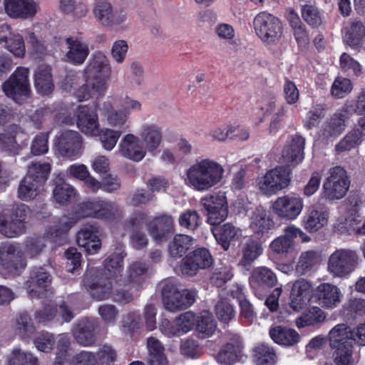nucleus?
<instances>
[{"mask_svg":"<svg viewBox=\"0 0 365 365\" xmlns=\"http://www.w3.org/2000/svg\"><path fill=\"white\" fill-rule=\"evenodd\" d=\"M51 68L41 65L37 68L34 75V84L37 91L42 95L50 94L53 88Z\"/></svg>","mask_w":365,"mask_h":365,"instance_id":"e433bc0d","label":"nucleus"},{"mask_svg":"<svg viewBox=\"0 0 365 365\" xmlns=\"http://www.w3.org/2000/svg\"><path fill=\"white\" fill-rule=\"evenodd\" d=\"M343 294L340 289L331 283H322L315 290V298L323 308L333 309L341 302Z\"/></svg>","mask_w":365,"mask_h":365,"instance_id":"393cba45","label":"nucleus"},{"mask_svg":"<svg viewBox=\"0 0 365 365\" xmlns=\"http://www.w3.org/2000/svg\"><path fill=\"white\" fill-rule=\"evenodd\" d=\"M52 277L45 268L39 267L34 268L26 282V289L31 298H42L52 294L51 287Z\"/></svg>","mask_w":365,"mask_h":365,"instance_id":"4468645a","label":"nucleus"},{"mask_svg":"<svg viewBox=\"0 0 365 365\" xmlns=\"http://www.w3.org/2000/svg\"><path fill=\"white\" fill-rule=\"evenodd\" d=\"M55 147L61 156L75 158L81 154L82 138L77 131L63 130L56 136Z\"/></svg>","mask_w":365,"mask_h":365,"instance_id":"f3484780","label":"nucleus"},{"mask_svg":"<svg viewBox=\"0 0 365 365\" xmlns=\"http://www.w3.org/2000/svg\"><path fill=\"white\" fill-rule=\"evenodd\" d=\"M349 185L346 172L342 167L331 168L323 183V196L329 200H341L346 195Z\"/></svg>","mask_w":365,"mask_h":365,"instance_id":"1a4fd4ad","label":"nucleus"},{"mask_svg":"<svg viewBox=\"0 0 365 365\" xmlns=\"http://www.w3.org/2000/svg\"><path fill=\"white\" fill-rule=\"evenodd\" d=\"M123 258V253H113L105 260V269L112 277L116 276L122 271Z\"/></svg>","mask_w":365,"mask_h":365,"instance_id":"774afa93","label":"nucleus"},{"mask_svg":"<svg viewBox=\"0 0 365 365\" xmlns=\"http://www.w3.org/2000/svg\"><path fill=\"white\" fill-rule=\"evenodd\" d=\"M262 244L257 240L249 238L242 245L241 248L242 257L239 265L247 267L262 254Z\"/></svg>","mask_w":365,"mask_h":365,"instance_id":"c9c22d12","label":"nucleus"},{"mask_svg":"<svg viewBox=\"0 0 365 365\" xmlns=\"http://www.w3.org/2000/svg\"><path fill=\"white\" fill-rule=\"evenodd\" d=\"M195 289H183L180 292L172 284H166L162 289L165 308L170 312H177L190 307L195 301Z\"/></svg>","mask_w":365,"mask_h":365,"instance_id":"9b49d317","label":"nucleus"},{"mask_svg":"<svg viewBox=\"0 0 365 365\" xmlns=\"http://www.w3.org/2000/svg\"><path fill=\"white\" fill-rule=\"evenodd\" d=\"M223 167L210 158L197 160L186 171L185 184L197 191H207L223 177Z\"/></svg>","mask_w":365,"mask_h":365,"instance_id":"f257e3e1","label":"nucleus"},{"mask_svg":"<svg viewBox=\"0 0 365 365\" xmlns=\"http://www.w3.org/2000/svg\"><path fill=\"white\" fill-rule=\"evenodd\" d=\"M346 29L344 41L350 46L354 47L360 44L365 36V26L359 20H352L350 26Z\"/></svg>","mask_w":365,"mask_h":365,"instance_id":"49530a36","label":"nucleus"},{"mask_svg":"<svg viewBox=\"0 0 365 365\" xmlns=\"http://www.w3.org/2000/svg\"><path fill=\"white\" fill-rule=\"evenodd\" d=\"M351 81L346 78L337 77L331 88V94L336 98H342L352 90Z\"/></svg>","mask_w":365,"mask_h":365,"instance_id":"338daca9","label":"nucleus"},{"mask_svg":"<svg viewBox=\"0 0 365 365\" xmlns=\"http://www.w3.org/2000/svg\"><path fill=\"white\" fill-rule=\"evenodd\" d=\"M98 228L93 225H84L77 234V242L79 247H84L88 254H95L101 248L98 237Z\"/></svg>","mask_w":365,"mask_h":365,"instance_id":"2f4dec72","label":"nucleus"},{"mask_svg":"<svg viewBox=\"0 0 365 365\" xmlns=\"http://www.w3.org/2000/svg\"><path fill=\"white\" fill-rule=\"evenodd\" d=\"M304 145L305 139L302 136L297 134L292 136L282 150V157L284 162L293 166L302 162L304 158Z\"/></svg>","mask_w":365,"mask_h":365,"instance_id":"7c9ffc66","label":"nucleus"},{"mask_svg":"<svg viewBox=\"0 0 365 365\" xmlns=\"http://www.w3.org/2000/svg\"><path fill=\"white\" fill-rule=\"evenodd\" d=\"M83 285L93 299L102 301L111 296L113 278L105 276L97 268H91L84 275Z\"/></svg>","mask_w":365,"mask_h":365,"instance_id":"0eeeda50","label":"nucleus"},{"mask_svg":"<svg viewBox=\"0 0 365 365\" xmlns=\"http://www.w3.org/2000/svg\"><path fill=\"white\" fill-rule=\"evenodd\" d=\"M99 140L104 149L110 151L115 146L122 132L111 128H103L98 130Z\"/></svg>","mask_w":365,"mask_h":365,"instance_id":"680f3d73","label":"nucleus"},{"mask_svg":"<svg viewBox=\"0 0 365 365\" xmlns=\"http://www.w3.org/2000/svg\"><path fill=\"white\" fill-rule=\"evenodd\" d=\"M148 267L145 263L140 262L132 263L128 267L126 276L123 279L125 287H128L131 290L138 291L145 282Z\"/></svg>","mask_w":365,"mask_h":365,"instance_id":"72a5a7b5","label":"nucleus"},{"mask_svg":"<svg viewBox=\"0 0 365 365\" xmlns=\"http://www.w3.org/2000/svg\"><path fill=\"white\" fill-rule=\"evenodd\" d=\"M147 346L149 351L148 362L150 365H167L168 361L164 355V347L155 337L148 339Z\"/></svg>","mask_w":365,"mask_h":365,"instance_id":"c03bdc74","label":"nucleus"},{"mask_svg":"<svg viewBox=\"0 0 365 365\" xmlns=\"http://www.w3.org/2000/svg\"><path fill=\"white\" fill-rule=\"evenodd\" d=\"M201 204L206 212L228 207L226 197L223 193H215L201 199Z\"/></svg>","mask_w":365,"mask_h":365,"instance_id":"e2e57ef3","label":"nucleus"},{"mask_svg":"<svg viewBox=\"0 0 365 365\" xmlns=\"http://www.w3.org/2000/svg\"><path fill=\"white\" fill-rule=\"evenodd\" d=\"M301 14L304 21L312 28H318L324 24L323 13L314 5H303Z\"/></svg>","mask_w":365,"mask_h":365,"instance_id":"09e8293b","label":"nucleus"},{"mask_svg":"<svg viewBox=\"0 0 365 365\" xmlns=\"http://www.w3.org/2000/svg\"><path fill=\"white\" fill-rule=\"evenodd\" d=\"M195 326L199 336L205 338L212 335L216 329V322L210 312L203 311L196 317Z\"/></svg>","mask_w":365,"mask_h":365,"instance_id":"79ce46f5","label":"nucleus"},{"mask_svg":"<svg viewBox=\"0 0 365 365\" xmlns=\"http://www.w3.org/2000/svg\"><path fill=\"white\" fill-rule=\"evenodd\" d=\"M328 217L326 211L310 208L304 219V227L309 232H317L327 224Z\"/></svg>","mask_w":365,"mask_h":365,"instance_id":"a19ab883","label":"nucleus"},{"mask_svg":"<svg viewBox=\"0 0 365 365\" xmlns=\"http://www.w3.org/2000/svg\"><path fill=\"white\" fill-rule=\"evenodd\" d=\"M65 124L73 125L76 122L78 129L88 135H96L98 133L99 123L96 112L88 106H79L76 110V119L66 118Z\"/></svg>","mask_w":365,"mask_h":365,"instance_id":"dca6fc26","label":"nucleus"},{"mask_svg":"<svg viewBox=\"0 0 365 365\" xmlns=\"http://www.w3.org/2000/svg\"><path fill=\"white\" fill-rule=\"evenodd\" d=\"M111 71L108 58L102 51H96L90 58L85 68V78L93 81L102 80L106 84V79Z\"/></svg>","mask_w":365,"mask_h":365,"instance_id":"aec40b11","label":"nucleus"},{"mask_svg":"<svg viewBox=\"0 0 365 365\" xmlns=\"http://www.w3.org/2000/svg\"><path fill=\"white\" fill-rule=\"evenodd\" d=\"M251 230L257 234H264L272 227V221L267 216L266 210L262 207H257L250 217Z\"/></svg>","mask_w":365,"mask_h":365,"instance_id":"58836bf2","label":"nucleus"},{"mask_svg":"<svg viewBox=\"0 0 365 365\" xmlns=\"http://www.w3.org/2000/svg\"><path fill=\"white\" fill-rule=\"evenodd\" d=\"M98 323L93 318H83L78 321L72 329L73 336L78 344L83 346H91L97 341L96 330Z\"/></svg>","mask_w":365,"mask_h":365,"instance_id":"412c9836","label":"nucleus"},{"mask_svg":"<svg viewBox=\"0 0 365 365\" xmlns=\"http://www.w3.org/2000/svg\"><path fill=\"white\" fill-rule=\"evenodd\" d=\"M290 181L291 172L280 166L267 172L259 180L258 187L263 194L271 195L286 188Z\"/></svg>","mask_w":365,"mask_h":365,"instance_id":"f8f14e48","label":"nucleus"},{"mask_svg":"<svg viewBox=\"0 0 365 365\" xmlns=\"http://www.w3.org/2000/svg\"><path fill=\"white\" fill-rule=\"evenodd\" d=\"M46 247L44 237H28L24 242V248L22 250L24 257L34 258L38 256Z\"/></svg>","mask_w":365,"mask_h":365,"instance_id":"5fc2aeb1","label":"nucleus"},{"mask_svg":"<svg viewBox=\"0 0 365 365\" xmlns=\"http://www.w3.org/2000/svg\"><path fill=\"white\" fill-rule=\"evenodd\" d=\"M29 73L26 68H18L2 86L6 96L19 104L23 103L30 95Z\"/></svg>","mask_w":365,"mask_h":365,"instance_id":"9d476101","label":"nucleus"},{"mask_svg":"<svg viewBox=\"0 0 365 365\" xmlns=\"http://www.w3.org/2000/svg\"><path fill=\"white\" fill-rule=\"evenodd\" d=\"M193 239L187 235H177L168 245V251L174 258L181 257L192 246Z\"/></svg>","mask_w":365,"mask_h":365,"instance_id":"a18cd8bd","label":"nucleus"},{"mask_svg":"<svg viewBox=\"0 0 365 365\" xmlns=\"http://www.w3.org/2000/svg\"><path fill=\"white\" fill-rule=\"evenodd\" d=\"M254 29L257 36L267 45H276L283 36V26L277 16L263 11L254 19Z\"/></svg>","mask_w":365,"mask_h":365,"instance_id":"7ed1b4c3","label":"nucleus"},{"mask_svg":"<svg viewBox=\"0 0 365 365\" xmlns=\"http://www.w3.org/2000/svg\"><path fill=\"white\" fill-rule=\"evenodd\" d=\"M243 344L239 335L234 334L217 356L219 363L232 365L240 360L242 354Z\"/></svg>","mask_w":365,"mask_h":365,"instance_id":"c85d7f7f","label":"nucleus"},{"mask_svg":"<svg viewBox=\"0 0 365 365\" xmlns=\"http://www.w3.org/2000/svg\"><path fill=\"white\" fill-rule=\"evenodd\" d=\"M118 149L120 155L135 162L141 161L148 152L140 138L133 133H128L123 137Z\"/></svg>","mask_w":365,"mask_h":365,"instance_id":"4be33fe9","label":"nucleus"},{"mask_svg":"<svg viewBox=\"0 0 365 365\" xmlns=\"http://www.w3.org/2000/svg\"><path fill=\"white\" fill-rule=\"evenodd\" d=\"M254 361L256 365H274L277 361L275 351L267 344H259L254 349Z\"/></svg>","mask_w":365,"mask_h":365,"instance_id":"de8ad7c7","label":"nucleus"},{"mask_svg":"<svg viewBox=\"0 0 365 365\" xmlns=\"http://www.w3.org/2000/svg\"><path fill=\"white\" fill-rule=\"evenodd\" d=\"M173 219L170 215L163 214L150 217L148 232L158 242L163 241L167 235L173 232Z\"/></svg>","mask_w":365,"mask_h":365,"instance_id":"c756f323","label":"nucleus"},{"mask_svg":"<svg viewBox=\"0 0 365 365\" xmlns=\"http://www.w3.org/2000/svg\"><path fill=\"white\" fill-rule=\"evenodd\" d=\"M347 118L346 110H339L324 125V135L327 137H336L340 135L345 128V120Z\"/></svg>","mask_w":365,"mask_h":365,"instance_id":"37998d69","label":"nucleus"},{"mask_svg":"<svg viewBox=\"0 0 365 365\" xmlns=\"http://www.w3.org/2000/svg\"><path fill=\"white\" fill-rule=\"evenodd\" d=\"M346 315L351 319L363 317L365 314V299L361 298H351L344 305Z\"/></svg>","mask_w":365,"mask_h":365,"instance_id":"69168bd1","label":"nucleus"},{"mask_svg":"<svg viewBox=\"0 0 365 365\" xmlns=\"http://www.w3.org/2000/svg\"><path fill=\"white\" fill-rule=\"evenodd\" d=\"M106 89L107 86L103 81H93L86 78V83L74 92V96L78 101H88L103 96Z\"/></svg>","mask_w":365,"mask_h":365,"instance_id":"473e14b6","label":"nucleus"},{"mask_svg":"<svg viewBox=\"0 0 365 365\" xmlns=\"http://www.w3.org/2000/svg\"><path fill=\"white\" fill-rule=\"evenodd\" d=\"M100 201H88L81 204L75 215L63 216L60 218L56 225L51 227L46 232V237L53 242L63 237L69 230L81 217H96V212Z\"/></svg>","mask_w":365,"mask_h":365,"instance_id":"20e7f679","label":"nucleus"},{"mask_svg":"<svg viewBox=\"0 0 365 365\" xmlns=\"http://www.w3.org/2000/svg\"><path fill=\"white\" fill-rule=\"evenodd\" d=\"M326 318L323 310L317 307L311 308L309 312L298 318L296 324L299 328L306 326H313L323 322Z\"/></svg>","mask_w":365,"mask_h":365,"instance_id":"4d7b16f0","label":"nucleus"},{"mask_svg":"<svg viewBox=\"0 0 365 365\" xmlns=\"http://www.w3.org/2000/svg\"><path fill=\"white\" fill-rule=\"evenodd\" d=\"M276 274L267 267L260 266L252 269L249 277V284L252 292L259 299H263L267 289L277 285Z\"/></svg>","mask_w":365,"mask_h":365,"instance_id":"ddd939ff","label":"nucleus"},{"mask_svg":"<svg viewBox=\"0 0 365 365\" xmlns=\"http://www.w3.org/2000/svg\"><path fill=\"white\" fill-rule=\"evenodd\" d=\"M269 333L275 343L285 346H294L300 339L297 331L281 325L270 328Z\"/></svg>","mask_w":365,"mask_h":365,"instance_id":"f704fd0d","label":"nucleus"},{"mask_svg":"<svg viewBox=\"0 0 365 365\" xmlns=\"http://www.w3.org/2000/svg\"><path fill=\"white\" fill-rule=\"evenodd\" d=\"M29 207L23 203L14 205L10 213L0 215V232L6 237H16L25 232V220L29 213Z\"/></svg>","mask_w":365,"mask_h":365,"instance_id":"423d86ee","label":"nucleus"},{"mask_svg":"<svg viewBox=\"0 0 365 365\" xmlns=\"http://www.w3.org/2000/svg\"><path fill=\"white\" fill-rule=\"evenodd\" d=\"M59 9L62 12L78 18L86 16L88 11L86 4L80 0H60Z\"/></svg>","mask_w":365,"mask_h":365,"instance_id":"603ef678","label":"nucleus"},{"mask_svg":"<svg viewBox=\"0 0 365 365\" xmlns=\"http://www.w3.org/2000/svg\"><path fill=\"white\" fill-rule=\"evenodd\" d=\"M9 365H38V359L30 352H25L16 348L12 351Z\"/></svg>","mask_w":365,"mask_h":365,"instance_id":"0e129e2a","label":"nucleus"},{"mask_svg":"<svg viewBox=\"0 0 365 365\" xmlns=\"http://www.w3.org/2000/svg\"><path fill=\"white\" fill-rule=\"evenodd\" d=\"M212 231L217 242L221 245L224 250L229 249L231 242L237 239L240 232V230L231 223H226Z\"/></svg>","mask_w":365,"mask_h":365,"instance_id":"4c0bfd02","label":"nucleus"},{"mask_svg":"<svg viewBox=\"0 0 365 365\" xmlns=\"http://www.w3.org/2000/svg\"><path fill=\"white\" fill-rule=\"evenodd\" d=\"M139 138L148 152L153 153L163 142V128L155 123H144L139 128Z\"/></svg>","mask_w":365,"mask_h":365,"instance_id":"a878e982","label":"nucleus"},{"mask_svg":"<svg viewBox=\"0 0 365 365\" xmlns=\"http://www.w3.org/2000/svg\"><path fill=\"white\" fill-rule=\"evenodd\" d=\"M319 262V255L313 250L302 252L296 266V272L304 275L312 271Z\"/></svg>","mask_w":365,"mask_h":365,"instance_id":"3c124183","label":"nucleus"},{"mask_svg":"<svg viewBox=\"0 0 365 365\" xmlns=\"http://www.w3.org/2000/svg\"><path fill=\"white\" fill-rule=\"evenodd\" d=\"M34 331L30 316L26 313H22L17 317L15 324V332L21 339L31 336Z\"/></svg>","mask_w":365,"mask_h":365,"instance_id":"bf43d9fd","label":"nucleus"},{"mask_svg":"<svg viewBox=\"0 0 365 365\" xmlns=\"http://www.w3.org/2000/svg\"><path fill=\"white\" fill-rule=\"evenodd\" d=\"M214 259L210 251L205 247L195 249L187 254L181 261L180 271L185 276L196 275L200 269L210 267Z\"/></svg>","mask_w":365,"mask_h":365,"instance_id":"2eb2a0df","label":"nucleus"},{"mask_svg":"<svg viewBox=\"0 0 365 365\" xmlns=\"http://www.w3.org/2000/svg\"><path fill=\"white\" fill-rule=\"evenodd\" d=\"M329 341L331 348L353 344L352 331L344 324L335 326L329 332Z\"/></svg>","mask_w":365,"mask_h":365,"instance_id":"ea45409f","label":"nucleus"},{"mask_svg":"<svg viewBox=\"0 0 365 365\" xmlns=\"http://www.w3.org/2000/svg\"><path fill=\"white\" fill-rule=\"evenodd\" d=\"M359 259V255L355 250L337 249L329 257L327 272L334 277H347L358 266Z\"/></svg>","mask_w":365,"mask_h":365,"instance_id":"39448f33","label":"nucleus"},{"mask_svg":"<svg viewBox=\"0 0 365 365\" xmlns=\"http://www.w3.org/2000/svg\"><path fill=\"white\" fill-rule=\"evenodd\" d=\"M358 130H351L336 145V151L341 153L359 146L364 140Z\"/></svg>","mask_w":365,"mask_h":365,"instance_id":"6e6d98bb","label":"nucleus"},{"mask_svg":"<svg viewBox=\"0 0 365 365\" xmlns=\"http://www.w3.org/2000/svg\"><path fill=\"white\" fill-rule=\"evenodd\" d=\"M304 207L303 199L298 196L284 195L278 197L272 204V209L278 217L294 220Z\"/></svg>","mask_w":365,"mask_h":365,"instance_id":"6ab92c4d","label":"nucleus"},{"mask_svg":"<svg viewBox=\"0 0 365 365\" xmlns=\"http://www.w3.org/2000/svg\"><path fill=\"white\" fill-rule=\"evenodd\" d=\"M26 266V258L16 244L4 242L0 245V269L13 272Z\"/></svg>","mask_w":365,"mask_h":365,"instance_id":"a211bd4d","label":"nucleus"},{"mask_svg":"<svg viewBox=\"0 0 365 365\" xmlns=\"http://www.w3.org/2000/svg\"><path fill=\"white\" fill-rule=\"evenodd\" d=\"M150 216L142 210H136L125 221V227L130 231H142L144 227L148 230Z\"/></svg>","mask_w":365,"mask_h":365,"instance_id":"864d4df0","label":"nucleus"},{"mask_svg":"<svg viewBox=\"0 0 365 365\" xmlns=\"http://www.w3.org/2000/svg\"><path fill=\"white\" fill-rule=\"evenodd\" d=\"M66 52L64 58L68 63L79 66L83 64L90 53L88 44L81 38L75 36L65 39Z\"/></svg>","mask_w":365,"mask_h":365,"instance_id":"b1692460","label":"nucleus"},{"mask_svg":"<svg viewBox=\"0 0 365 365\" xmlns=\"http://www.w3.org/2000/svg\"><path fill=\"white\" fill-rule=\"evenodd\" d=\"M0 44H4L17 57H22L25 54L26 48L23 37L19 34L11 32V27L7 24L0 26Z\"/></svg>","mask_w":365,"mask_h":365,"instance_id":"cd10ccee","label":"nucleus"},{"mask_svg":"<svg viewBox=\"0 0 365 365\" xmlns=\"http://www.w3.org/2000/svg\"><path fill=\"white\" fill-rule=\"evenodd\" d=\"M96 20L103 27L109 29H115L124 24L128 19V13L123 8H114L106 0L96 2L92 9Z\"/></svg>","mask_w":365,"mask_h":365,"instance_id":"6e6552de","label":"nucleus"},{"mask_svg":"<svg viewBox=\"0 0 365 365\" xmlns=\"http://www.w3.org/2000/svg\"><path fill=\"white\" fill-rule=\"evenodd\" d=\"M53 195L58 203L65 204L75 195V190L63 179L56 178L55 180V187L53 190Z\"/></svg>","mask_w":365,"mask_h":365,"instance_id":"8fccbe9b","label":"nucleus"},{"mask_svg":"<svg viewBox=\"0 0 365 365\" xmlns=\"http://www.w3.org/2000/svg\"><path fill=\"white\" fill-rule=\"evenodd\" d=\"M51 165L48 163H32L28 167V172L20 181L17 195L23 201L35 199L40 193L43 182L48 179Z\"/></svg>","mask_w":365,"mask_h":365,"instance_id":"f03ea898","label":"nucleus"},{"mask_svg":"<svg viewBox=\"0 0 365 365\" xmlns=\"http://www.w3.org/2000/svg\"><path fill=\"white\" fill-rule=\"evenodd\" d=\"M215 311L217 317L225 323H228L235 316L233 306L225 298H220L215 306Z\"/></svg>","mask_w":365,"mask_h":365,"instance_id":"13d9d810","label":"nucleus"},{"mask_svg":"<svg viewBox=\"0 0 365 365\" xmlns=\"http://www.w3.org/2000/svg\"><path fill=\"white\" fill-rule=\"evenodd\" d=\"M334 360L337 365H354L353 344H346L345 346L334 347Z\"/></svg>","mask_w":365,"mask_h":365,"instance_id":"052dcab7","label":"nucleus"},{"mask_svg":"<svg viewBox=\"0 0 365 365\" xmlns=\"http://www.w3.org/2000/svg\"><path fill=\"white\" fill-rule=\"evenodd\" d=\"M100 111L108 125L116 128L128 127L129 113L123 109H115L111 102H103L100 108Z\"/></svg>","mask_w":365,"mask_h":365,"instance_id":"bb28decb","label":"nucleus"},{"mask_svg":"<svg viewBox=\"0 0 365 365\" xmlns=\"http://www.w3.org/2000/svg\"><path fill=\"white\" fill-rule=\"evenodd\" d=\"M6 14L13 19H33L38 12V5L34 0H4Z\"/></svg>","mask_w":365,"mask_h":365,"instance_id":"5701e85b","label":"nucleus"}]
</instances>
